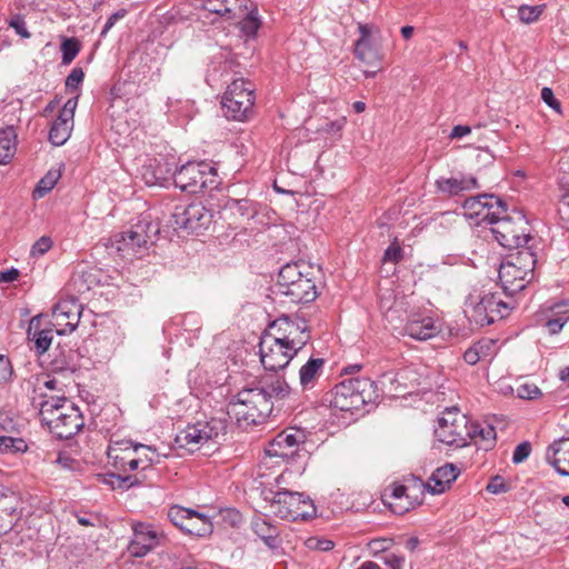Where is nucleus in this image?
I'll list each match as a JSON object with an SVG mask.
<instances>
[{"instance_id": "6ab92c4d", "label": "nucleus", "mask_w": 569, "mask_h": 569, "mask_svg": "<svg viewBox=\"0 0 569 569\" xmlns=\"http://www.w3.org/2000/svg\"><path fill=\"white\" fill-rule=\"evenodd\" d=\"M535 273H527L521 267L503 260L499 268V280L505 292L515 295L522 291L532 280Z\"/></svg>"}, {"instance_id": "37998d69", "label": "nucleus", "mask_w": 569, "mask_h": 569, "mask_svg": "<svg viewBox=\"0 0 569 569\" xmlns=\"http://www.w3.org/2000/svg\"><path fill=\"white\" fill-rule=\"evenodd\" d=\"M231 2L232 0H202V8L227 20H233L238 14L231 9Z\"/></svg>"}, {"instance_id": "a211bd4d", "label": "nucleus", "mask_w": 569, "mask_h": 569, "mask_svg": "<svg viewBox=\"0 0 569 569\" xmlns=\"http://www.w3.org/2000/svg\"><path fill=\"white\" fill-rule=\"evenodd\" d=\"M54 323L47 321L41 315L34 316L29 321L27 337L29 342L33 343V349L38 356L43 355L50 348L53 339Z\"/></svg>"}, {"instance_id": "9d476101", "label": "nucleus", "mask_w": 569, "mask_h": 569, "mask_svg": "<svg viewBox=\"0 0 569 569\" xmlns=\"http://www.w3.org/2000/svg\"><path fill=\"white\" fill-rule=\"evenodd\" d=\"M307 441V433L303 429L288 427L264 448L266 456L270 458H280L286 462H295L300 457V449Z\"/></svg>"}, {"instance_id": "0e129e2a", "label": "nucleus", "mask_w": 569, "mask_h": 569, "mask_svg": "<svg viewBox=\"0 0 569 569\" xmlns=\"http://www.w3.org/2000/svg\"><path fill=\"white\" fill-rule=\"evenodd\" d=\"M52 247V240L50 237L43 236L40 239H38L32 248H31V256L39 257L48 252Z\"/></svg>"}, {"instance_id": "aec40b11", "label": "nucleus", "mask_w": 569, "mask_h": 569, "mask_svg": "<svg viewBox=\"0 0 569 569\" xmlns=\"http://www.w3.org/2000/svg\"><path fill=\"white\" fill-rule=\"evenodd\" d=\"M460 471L452 463H446L442 467L437 468L431 477L429 478L427 483L419 481L415 489L418 490L420 496L425 495V491L428 490L432 495L443 493L450 485L457 479Z\"/></svg>"}, {"instance_id": "b1692460", "label": "nucleus", "mask_w": 569, "mask_h": 569, "mask_svg": "<svg viewBox=\"0 0 569 569\" xmlns=\"http://www.w3.org/2000/svg\"><path fill=\"white\" fill-rule=\"evenodd\" d=\"M542 326L549 335L559 333L569 321V299L553 302L543 313Z\"/></svg>"}, {"instance_id": "2f4dec72", "label": "nucleus", "mask_w": 569, "mask_h": 569, "mask_svg": "<svg viewBox=\"0 0 569 569\" xmlns=\"http://www.w3.org/2000/svg\"><path fill=\"white\" fill-rule=\"evenodd\" d=\"M403 331L405 335L420 341L428 340L437 336L439 332L438 327L435 325V321L430 317L409 320L406 323Z\"/></svg>"}, {"instance_id": "bb28decb", "label": "nucleus", "mask_w": 569, "mask_h": 569, "mask_svg": "<svg viewBox=\"0 0 569 569\" xmlns=\"http://www.w3.org/2000/svg\"><path fill=\"white\" fill-rule=\"evenodd\" d=\"M310 267L303 262H292L284 264L279 273L274 286L272 287V293L283 290L284 287L300 282V279H306L311 276Z\"/></svg>"}, {"instance_id": "cd10ccee", "label": "nucleus", "mask_w": 569, "mask_h": 569, "mask_svg": "<svg viewBox=\"0 0 569 569\" xmlns=\"http://www.w3.org/2000/svg\"><path fill=\"white\" fill-rule=\"evenodd\" d=\"M226 214L234 218V222H248L258 213V204L249 199L230 198L223 206Z\"/></svg>"}, {"instance_id": "de8ad7c7", "label": "nucleus", "mask_w": 569, "mask_h": 569, "mask_svg": "<svg viewBox=\"0 0 569 569\" xmlns=\"http://www.w3.org/2000/svg\"><path fill=\"white\" fill-rule=\"evenodd\" d=\"M61 63L70 64L80 51V42L77 38H67L61 43Z\"/></svg>"}, {"instance_id": "473e14b6", "label": "nucleus", "mask_w": 569, "mask_h": 569, "mask_svg": "<svg viewBox=\"0 0 569 569\" xmlns=\"http://www.w3.org/2000/svg\"><path fill=\"white\" fill-rule=\"evenodd\" d=\"M436 186L440 192L448 193L450 196H457L461 191L480 188V184L475 177L462 179L440 178L436 181Z\"/></svg>"}, {"instance_id": "5701e85b", "label": "nucleus", "mask_w": 569, "mask_h": 569, "mask_svg": "<svg viewBox=\"0 0 569 569\" xmlns=\"http://www.w3.org/2000/svg\"><path fill=\"white\" fill-rule=\"evenodd\" d=\"M467 425V417H458V421H456V423L437 427L435 429V433L438 440L446 445L463 447L467 445L468 436H470Z\"/></svg>"}, {"instance_id": "e2e57ef3", "label": "nucleus", "mask_w": 569, "mask_h": 569, "mask_svg": "<svg viewBox=\"0 0 569 569\" xmlns=\"http://www.w3.org/2000/svg\"><path fill=\"white\" fill-rule=\"evenodd\" d=\"M531 452V443L529 441H523L519 443L512 455V462L518 465L523 462Z\"/></svg>"}, {"instance_id": "e433bc0d", "label": "nucleus", "mask_w": 569, "mask_h": 569, "mask_svg": "<svg viewBox=\"0 0 569 569\" xmlns=\"http://www.w3.org/2000/svg\"><path fill=\"white\" fill-rule=\"evenodd\" d=\"M237 24L243 36L254 38L261 27L258 6L250 4V11Z\"/></svg>"}, {"instance_id": "ddd939ff", "label": "nucleus", "mask_w": 569, "mask_h": 569, "mask_svg": "<svg viewBox=\"0 0 569 569\" xmlns=\"http://www.w3.org/2000/svg\"><path fill=\"white\" fill-rule=\"evenodd\" d=\"M274 336L282 338L292 353H297L310 341V328L305 319L292 320L289 316H281L273 320L269 327Z\"/></svg>"}, {"instance_id": "7c9ffc66", "label": "nucleus", "mask_w": 569, "mask_h": 569, "mask_svg": "<svg viewBox=\"0 0 569 569\" xmlns=\"http://www.w3.org/2000/svg\"><path fill=\"white\" fill-rule=\"evenodd\" d=\"M325 359L311 357L299 370L302 391L312 390L323 372Z\"/></svg>"}, {"instance_id": "c85d7f7f", "label": "nucleus", "mask_w": 569, "mask_h": 569, "mask_svg": "<svg viewBox=\"0 0 569 569\" xmlns=\"http://www.w3.org/2000/svg\"><path fill=\"white\" fill-rule=\"evenodd\" d=\"M251 529L271 550L281 547L280 531L277 526L262 517H254L251 521Z\"/></svg>"}, {"instance_id": "f704fd0d", "label": "nucleus", "mask_w": 569, "mask_h": 569, "mask_svg": "<svg viewBox=\"0 0 569 569\" xmlns=\"http://www.w3.org/2000/svg\"><path fill=\"white\" fill-rule=\"evenodd\" d=\"M73 121L58 114L49 130V141L56 146H63L71 136Z\"/></svg>"}, {"instance_id": "412c9836", "label": "nucleus", "mask_w": 569, "mask_h": 569, "mask_svg": "<svg viewBox=\"0 0 569 569\" xmlns=\"http://www.w3.org/2000/svg\"><path fill=\"white\" fill-rule=\"evenodd\" d=\"M273 295L276 298H287V301L291 303H309L316 300L319 292L313 277L309 276Z\"/></svg>"}, {"instance_id": "4be33fe9", "label": "nucleus", "mask_w": 569, "mask_h": 569, "mask_svg": "<svg viewBox=\"0 0 569 569\" xmlns=\"http://www.w3.org/2000/svg\"><path fill=\"white\" fill-rule=\"evenodd\" d=\"M256 382L272 403L288 399L295 392L286 378L277 372L264 373L256 379Z\"/></svg>"}, {"instance_id": "a19ab883", "label": "nucleus", "mask_w": 569, "mask_h": 569, "mask_svg": "<svg viewBox=\"0 0 569 569\" xmlns=\"http://www.w3.org/2000/svg\"><path fill=\"white\" fill-rule=\"evenodd\" d=\"M485 303L495 321L509 316L510 307L499 297L498 293H488L483 296Z\"/></svg>"}, {"instance_id": "393cba45", "label": "nucleus", "mask_w": 569, "mask_h": 569, "mask_svg": "<svg viewBox=\"0 0 569 569\" xmlns=\"http://www.w3.org/2000/svg\"><path fill=\"white\" fill-rule=\"evenodd\" d=\"M546 460L563 477H569V438L555 440L546 452Z\"/></svg>"}, {"instance_id": "79ce46f5", "label": "nucleus", "mask_w": 569, "mask_h": 569, "mask_svg": "<svg viewBox=\"0 0 569 569\" xmlns=\"http://www.w3.org/2000/svg\"><path fill=\"white\" fill-rule=\"evenodd\" d=\"M140 451V450H148V451H152L154 453V447H151V446H146V445H142L140 442H134L132 441L131 439H122V440H117V441H112L110 445H109V448H108V459L111 458V456H121L120 455V451H123L127 452V451Z\"/></svg>"}, {"instance_id": "864d4df0", "label": "nucleus", "mask_w": 569, "mask_h": 569, "mask_svg": "<svg viewBox=\"0 0 569 569\" xmlns=\"http://www.w3.org/2000/svg\"><path fill=\"white\" fill-rule=\"evenodd\" d=\"M137 460H139V470L141 473L153 470V465L159 462V455L157 453V449L154 448V453L148 450H140L137 455Z\"/></svg>"}, {"instance_id": "20e7f679", "label": "nucleus", "mask_w": 569, "mask_h": 569, "mask_svg": "<svg viewBox=\"0 0 569 569\" xmlns=\"http://www.w3.org/2000/svg\"><path fill=\"white\" fill-rule=\"evenodd\" d=\"M159 230V224L149 216H141L130 229L113 234L108 248L122 258L142 256L154 243Z\"/></svg>"}, {"instance_id": "bf43d9fd", "label": "nucleus", "mask_w": 569, "mask_h": 569, "mask_svg": "<svg viewBox=\"0 0 569 569\" xmlns=\"http://www.w3.org/2000/svg\"><path fill=\"white\" fill-rule=\"evenodd\" d=\"M84 79V72L82 68L76 67L71 70L69 76L66 79V89L67 90H77L78 87L81 84V82Z\"/></svg>"}, {"instance_id": "680f3d73", "label": "nucleus", "mask_w": 569, "mask_h": 569, "mask_svg": "<svg viewBox=\"0 0 569 569\" xmlns=\"http://www.w3.org/2000/svg\"><path fill=\"white\" fill-rule=\"evenodd\" d=\"M12 375L13 368L10 359L4 355H0V386L9 382Z\"/></svg>"}, {"instance_id": "6e6d98bb", "label": "nucleus", "mask_w": 569, "mask_h": 569, "mask_svg": "<svg viewBox=\"0 0 569 569\" xmlns=\"http://www.w3.org/2000/svg\"><path fill=\"white\" fill-rule=\"evenodd\" d=\"M403 260V249L400 247L397 239H395L390 246L385 250L383 261L399 263Z\"/></svg>"}, {"instance_id": "a878e982", "label": "nucleus", "mask_w": 569, "mask_h": 569, "mask_svg": "<svg viewBox=\"0 0 569 569\" xmlns=\"http://www.w3.org/2000/svg\"><path fill=\"white\" fill-rule=\"evenodd\" d=\"M310 267L303 262H292L284 264L279 273L274 286L272 287V293L283 290L284 287L300 282V279H306L311 276Z\"/></svg>"}, {"instance_id": "f03ea898", "label": "nucleus", "mask_w": 569, "mask_h": 569, "mask_svg": "<svg viewBox=\"0 0 569 569\" xmlns=\"http://www.w3.org/2000/svg\"><path fill=\"white\" fill-rule=\"evenodd\" d=\"M381 396L377 382L367 377L347 378L323 396V401L340 411L360 410L376 403Z\"/></svg>"}, {"instance_id": "39448f33", "label": "nucleus", "mask_w": 569, "mask_h": 569, "mask_svg": "<svg viewBox=\"0 0 569 569\" xmlns=\"http://www.w3.org/2000/svg\"><path fill=\"white\" fill-rule=\"evenodd\" d=\"M490 231L497 242L509 250L520 248L533 240L528 219L521 210L498 214L491 220Z\"/></svg>"}, {"instance_id": "6e6552de", "label": "nucleus", "mask_w": 569, "mask_h": 569, "mask_svg": "<svg viewBox=\"0 0 569 569\" xmlns=\"http://www.w3.org/2000/svg\"><path fill=\"white\" fill-rule=\"evenodd\" d=\"M226 429L223 420L212 418L209 421H199L187 426L176 436L174 441L180 448L193 452L208 441L216 440L220 435H226Z\"/></svg>"}, {"instance_id": "ea45409f", "label": "nucleus", "mask_w": 569, "mask_h": 569, "mask_svg": "<svg viewBox=\"0 0 569 569\" xmlns=\"http://www.w3.org/2000/svg\"><path fill=\"white\" fill-rule=\"evenodd\" d=\"M139 451H127L122 456H111L109 463L119 472L139 470V460L137 455Z\"/></svg>"}, {"instance_id": "f8f14e48", "label": "nucleus", "mask_w": 569, "mask_h": 569, "mask_svg": "<svg viewBox=\"0 0 569 569\" xmlns=\"http://www.w3.org/2000/svg\"><path fill=\"white\" fill-rule=\"evenodd\" d=\"M465 214L470 219L477 218V224H489L498 214L507 213V202L497 194L481 193L469 197L463 201Z\"/></svg>"}, {"instance_id": "423d86ee", "label": "nucleus", "mask_w": 569, "mask_h": 569, "mask_svg": "<svg viewBox=\"0 0 569 569\" xmlns=\"http://www.w3.org/2000/svg\"><path fill=\"white\" fill-rule=\"evenodd\" d=\"M172 178L177 188L191 194L216 190L221 182L217 168L206 161H188L173 171Z\"/></svg>"}, {"instance_id": "9b49d317", "label": "nucleus", "mask_w": 569, "mask_h": 569, "mask_svg": "<svg viewBox=\"0 0 569 569\" xmlns=\"http://www.w3.org/2000/svg\"><path fill=\"white\" fill-rule=\"evenodd\" d=\"M212 212L202 202L193 201L188 204H177L172 213V222L176 229H181L188 234L199 233L206 230L212 222Z\"/></svg>"}, {"instance_id": "c03bdc74", "label": "nucleus", "mask_w": 569, "mask_h": 569, "mask_svg": "<svg viewBox=\"0 0 569 569\" xmlns=\"http://www.w3.org/2000/svg\"><path fill=\"white\" fill-rule=\"evenodd\" d=\"M28 449L27 442L22 438L11 436H0L1 453H20Z\"/></svg>"}, {"instance_id": "052dcab7", "label": "nucleus", "mask_w": 569, "mask_h": 569, "mask_svg": "<svg viewBox=\"0 0 569 569\" xmlns=\"http://www.w3.org/2000/svg\"><path fill=\"white\" fill-rule=\"evenodd\" d=\"M486 490L490 493L499 495V493L507 492L509 490V486L505 481L503 477L495 476L487 483Z\"/></svg>"}, {"instance_id": "774afa93", "label": "nucleus", "mask_w": 569, "mask_h": 569, "mask_svg": "<svg viewBox=\"0 0 569 569\" xmlns=\"http://www.w3.org/2000/svg\"><path fill=\"white\" fill-rule=\"evenodd\" d=\"M347 120L346 118H340L330 122H327L325 127L322 128V131L332 134V136H340L341 130L343 129Z\"/></svg>"}, {"instance_id": "1a4fd4ad", "label": "nucleus", "mask_w": 569, "mask_h": 569, "mask_svg": "<svg viewBox=\"0 0 569 569\" xmlns=\"http://www.w3.org/2000/svg\"><path fill=\"white\" fill-rule=\"evenodd\" d=\"M259 355L263 368L271 372L283 370L297 356V353H292V350H289L282 338L274 336L269 328L260 338Z\"/></svg>"}, {"instance_id": "4468645a", "label": "nucleus", "mask_w": 569, "mask_h": 569, "mask_svg": "<svg viewBox=\"0 0 569 569\" xmlns=\"http://www.w3.org/2000/svg\"><path fill=\"white\" fill-rule=\"evenodd\" d=\"M168 519L182 532L204 537L212 532L210 518L204 513L181 506H172L168 510Z\"/></svg>"}, {"instance_id": "4c0bfd02", "label": "nucleus", "mask_w": 569, "mask_h": 569, "mask_svg": "<svg viewBox=\"0 0 569 569\" xmlns=\"http://www.w3.org/2000/svg\"><path fill=\"white\" fill-rule=\"evenodd\" d=\"M419 481H415V483L410 487V486H406V485H399V483H393L392 485V489H391V497L395 498V499H402V498H407V499H410L409 501V506L405 508V510H409V509H412L417 506H420L422 503V499H423V496H420L418 490L415 489V486L418 483Z\"/></svg>"}, {"instance_id": "58836bf2", "label": "nucleus", "mask_w": 569, "mask_h": 569, "mask_svg": "<svg viewBox=\"0 0 569 569\" xmlns=\"http://www.w3.org/2000/svg\"><path fill=\"white\" fill-rule=\"evenodd\" d=\"M52 372H74L77 369L76 355L72 350H60L50 362Z\"/></svg>"}, {"instance_id": "603ef678", "label": "nucleus", "mask_w": 569, "mask_h": 569, "mask_svg": "<svg viewBox=\"0 0 569 569\" xmlns=\"http://www.w3.org/2000/svg\"><path fill=\"white\" fill-rule=\"evenodd\" d=\"M543 9L545 6L522 4L518 8V16L521 22L529 24L538 20Z\"/></svg>"}, {"instance_id": "f257e3e1", "label": "nucleus", "mask_w": 569, "mask_h": 569, "mask_svg": "<svg viewBox=\"0 0 569 569\" xmlns=\"http://www.w3.org/2000/svg\"><path fill=\"white\" fill-rule=\"evenodd\" d=\"M39 416L57 439H70L84 425L79 408L64 396L40 395Z\"/></svg>"}, {"instance_id": "338daca9", "label": "nucleus", "mask_w": 569, "mask_h": 569, "mask_svg": "<svg viewBox=\"0 0 569 569\" xmlns=\"http://www.w3.org/2000/svg\"><path fill=\"white\" fill-rule=\"evenodd\" d=\"M477 351L479 350L480 360L491 356L495 341L491 339H482L475 342Z\"/></svg>"}, {"instance_id": "4d7b16f0", "label": "nucleus", "mask_w": 569, "mask_h": 569, "mask_svg": "<svg viewBox=\"0 0 569 569\" xmlns=\"http://www.w3.org/2000/svg\"><path fill=\"white\" fill-rule=\"evenodd\" d=\"M542 395L541 390L535 383H521L517 388V397L526 400H533Z\"/></svg>"}, {"instance_id": "dca6fc26", "label": "nucleus", "mask_w": 569, "mask_h": 569, "mask_svg": "<svg viewBox=\"0 0 569 569\" xmlns=\"http://www.w3.org/2000/svg\"><path fill=\"white\" fill-rule=\"evenodd\" d=\"M82 309V305L74 299L59 301L53 308L56 333L61 336L74 331L79 325Z\"/></svg>"}, {"instance_id": "2eb2a0df", "label": "nucleus", "mask_w": 569, "mask_h": 569, "mask_svg": "<svg viewBox=\"0 0 569 569\" xmlns=\"http://www.w3.org/2000/svg\"><path fill=\"white\" fill-rule=\"evenodd\" d=\"M264 500L270 502L273 513L290 521H297V512L301 503L302 492L280 490H268L263 492Z\"/></svg>"}, {"instance_id": "13d9d810", "label": "nucleus", "mask_w": 569, "mask_h": 569, "mask_svg": "<svg viewBox=\"0 0 569 569\" xmlns=\"http://www.w3.org/2000/svg\"><path fill=\"white\" fill-rule=\"evenodd\" d=\"M306 546L310 550L329 551L333 549L335 543L332 540L329 539L320 537H310L306 540Z\"/></svg>"}, {"instance_id": "49530a36", "label": "nucleus", "mask_w": 569, "mask_h": 569, "mask_svg": "<svg viewBox=\"0 0 569 569\" xmlns=\"http://www.w3.org/2000/svg\"><path fill=\"white\" fill-rule=\"evenodd\" d=\"M59 178H60L59 171H52V170L48 171L47 174L40 179L36 189L33 190V198L44 197L48 192H50L54 188Z\"/></svg>"}, {"instance_id": "a18cd8bd", "label": "nucleus", "mask_w": 569, "mask_h": 569, "mask_svg": "<svg viewBox=\"0 0 569 569\" xmlns=\"http://www.w3.org/2000/svg\"><path fill=\"white\" fill-rule=\"evenodd\" d=\"M559 208L558 211L563 219L569 220V173L559 177Z\"/></svg>"}, {"instance_id": "72a5a7b5", "label": "nucleus", "mask_w": 569, "mask_h": 569, "mask_svg": "<svg viewBox=\"0 0 569 569\" xmlns=\"http://www.w3.org/2000/svg\"><path fill=\"white\" fill-rule=\"evenodd\" d=\"M511 250L515 251L510 252L505 260L521 267V270L527 273H535L537 257L532 250V246L527 243L520 248H512Z\"/></svg>"}, {"instance_id": "c9c22d12", "label": "nucleus", "mask_w": 569, "mask_h": 569, "mask_svg": "<svg viewBox=\"0 0 569 569\" xmlns=\"http://www.w3.org/2000/svg\"><path fill=\"white\" fill-rule=\"evenodd\" d=\"M17 151V133L13 127L0 130V163L7 164Z\"/></svg>"}, {"instance_id": "f3484780", "label": "nucleus", "mask_w": 569, "mask_h": 569, "mask_svg": "<svg viewBox=\"0 0 569 569\" xmlns=\"http://www.w3.org/2000/svg\"><path fill=\"white\" fill-rule=\"evenodd\" d=\"M132 538L127 548L131 557H144L160 542V536L148 523H136L132 527Z\"/></svg>"}, {"instance_id": "c756f323", "label": "nucleus", "mask_w": 569, "mask_h": 569, "mask_svg": "<svg viewBox=\"0 0 569 569\" xmlns=\"http://www.w3.org/2000/svg\"><path fill=\"white\" fill-rule=\"evenodd\" d=\"M146 475H120L114 472L99 473L100 482L109 486L112 490L127 491L133 487H140L146 481Z\"/></svg>"}, {"instance_id": "7ed1b4c3", "label": "nucleus", "mask_w": 569, "mask_h": 569, "mask_svg": "<svg viewBox=\"0 0 569 569\" xmlns=\"http://www.w3.org/2000/svg\"><path fill=\"white\" fill-rule=\"evenodd\" d=\"M273 411V403L264 395L256 380L232 397L228 413L233 415L239 425L258 426L267 421Z\"/></svg>"}, {"instance_id": "5fc2aeb1", "label": "nucleus", "mask_w": 569, "mask_h": 569, "mask_svg": "<svg viewBox=\"0 0 569 569\" xmlns=\"http://www.w3.org/2000/svg\"><path fill=\"white\" fill-rule=\"evenodd\" d=\"M301 503L299 506V510L297 512V521L298 520H309L316 517L317 509L309 496H306L302 492Z\"/></svg>"}, {"instance_id": "3c124183", "label": "nucleus", "mask_w": 569, "mask_h": 569, "mask_svg": "<svg viewBox=\"0 0 569 569\" xmlns=\"http://www.w3.org/2000/svg\"><path fill=\"white\" fill-rule=\"evenodd\" d=\"M471 317H472L473 321L481 327L489 326V325L496 322L492 315H490L489 310L487 309L483 297L473 307Z\"/></svg>"}, {"instance_id": "69168bd1", "label": "nucleus", "mask_w": 569, "mask_h": 569, "mask_svg": "<svg viewBox=\"0 0 569 569\" xmlns=\"http://www.w3.org/2000/svg\"><path fill=\"white\" fill-rule=\"evenodd\" d=\"M458 417H466L465 415H460L458 409L451 408L446 409V411L442 413L440 418H438V426L437 427H445L449 425L456 423L458 421Z\"/></svg>"}, {"instance_id": "09e8293b", "label": "nucleus", "mask_w": 569, "mask_h": 569, "mask_svg": "<svg viewBox=\"0 0 569 569\" xmlns=\"http://www.w3.org/2000/svg\"><path fill=\"white\" fill-rule=\"evenodd\" d=\"M355 56L357 59L366 63H373L378 58V53L372 44L371 39H366L362 47H359V41H356Z\"/></svg>"}, {"instance_id": "0eeeda50", "label": "nucleus", "mask_w": 569, "mask_h": 569, "mask_svg": "<svg viewBox=\"0 0 569 569\" xmlns=\"http://www.w3.org/2000/svg\"><path fill=\"white\" fill-rule=\"evenodd\" d=\"M254 90L243 79L233 80L223 93L221 104L227 118L243 121L252 112Z\"/></svg>"}, {"instance_id": "8fccbe9b", "label": "nucleus", "mask_w": 569, "mask_h": 569, "mask_svg": "<svg viewBox=\"0 0 569 569\" xmlns=\"http://www.w3.org/2000/svg\"><path fill=\"white\" fill-rule=\"evenodd\" d=\"M468 429L470 431V436H468V438L479 436L481 440L489 445V447L495 446L497 433L496 429L491 425H487L485 427H481L480 425H471V427Z\"/></svg>"}]
</instances>
